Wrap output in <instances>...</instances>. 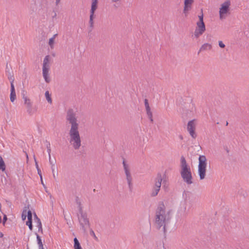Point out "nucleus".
<instances>
[{
	"instance_id": "1",
	"label": "nucleus",
	"mask_w": 249,
	"mask_h": 249,
	"mask_svg": "<svg viewBox=\"0 0 249 249\" xmlns=\"http://www.w3.org/2000/svg\"><path fill=\"white\" fill-rule=\"evenodd\" d=\"M171 211H166L163 201L160 202L156 211L155 226L157 229L161 230L165 235L167 228L171 219Z\"/></svg>"
},
{
	"instance_id": "2",
	"label": "nucleus",
	"mask_w": 249,
	"mask_h": 249,
	"mask_svg": "<svg viewBox=\"0 0 249 249\" xmlns=\"http://www.w3.org/2000/svg\"><path fill=\"white\" fill-rule=\"evenodd\" d=\"M66 120L71 124L69 131L70 137V142L71 143L74 149H78L81 145V141L78 131L79 124L77 123L76 114L73 110H68L66 115Z\"/></svg>"
},
{
	"instance_id": "3",
	"label": "nucleus",
	"mask_w": 249,
	"mask_h": 249,
	"mask_svg": "<svg viewBox=\"0 0 249 249\" xmlns=\"http://www.w3.org/2000/svg\"><path fill=\"white\" fill-rule=\"evenodd\" d=\"M207 164V159L204 155H200L198 158V173L200 180L205 178Z\"/></svg>"
},
{
	"instance_id": "4",
	"label": "nucleus",
	"mask_w": 249,
	"mask_h": 249,
	"mask_svg": "<svg viewBox=\"0 0 249 249\" xmlns=\"http://www.w3.org/2000/svg\"><path fill=\"white\" fill-rule=\"evenodd\" d=\"M50 68V56L47 55L44 59L43 63V76L46 83H49L50 82V79L49 75V70Z\"/></svg>"
},
{
	"instance_id": "5",
	"label": "nucleus",
	"mask_w": 249,
	"mask_h": 249,
	"mask_svg": "<svg viewBox=\"0 0 249 249\" xmlns=\"http://www.w3.org/2000/svg\"><path fill=\"white\" fill-rule=\"evenodd\" d=\"M78 221L80 226L81 229L83 231L85 234H87L88 230L90 229V224L89 219L88 218V215L78 217Z\"/></svg>"
},
{
	"instance_id": "6",
	"label": "nucleus",
	"mask_w": 249,
	"mask_h": 249,
	"mask_svg": "<svg viewBox=\"0 0 249 249\" xmlns=\"http://www.w3.org/2000/svg\"><path fill=\"white\" fill-rule=\"evenodd\" d=\"M123 164L129 189L131 191L132 188V178L130 173L129 165L126 163L124 159H123Z\"/></svg>"
},
{
	"instance_id": "7",
	"label": "nucleus",
	"mask_w": 249,
	"mask_h": 249,
	"mask_svg": "<svg viewBox=\"0 0 249 249\" xmlns=\"http://www.w3.org/2000/svg\"><path fill=\"white\" fill-rule=\"evenodd\" d=\"M97 0H92L91 7L90 11V17H89V27L91 28V30L93 27V18H94V14L95 11L96 10L97 8Z\"/></svg>"
},
{
	"instance_id": "8",
	"label": "nucleus",
	"mask_w": 249,
	"mask_h": 249,
	"mask_svg": "<svg viewBox=\"0 0 249 249\" xmlns=\"http://www.w3.org/2000/svg\"><path fill=\"white\" fill-rule=\"evenodd\" d=\"M231 1L229 0L225 1L221 4L219 10V16L220 19L224 18V15L226 14L229 11Z\"/></svg>"
},
{
	"instance_id": "9",
	"label": "nucleus",
	"mask_w": 249,
	"mask_h": 249,
	"mask_svg": "<svg viewBox=\"0 0 249 249\" xmlns=\"http://www.w3.org/2000/svg\"><path fill=\"white\" fill-rule=\"evenodd\" d=\"M206 30L205 25L204 23H196V27L194 32V36L197 38L202 35Z\"/></svg>"
},
{
	"instance_id": "10",
	"label": "nucleus",
	"mask_w": 249,
	"mask_h": 249,
	"mask_svg": "<svg viewBox=\"0 0 249 249\" xmlns=\"http://www.w3.org/2000/svg\"><path fill=\"white\" fill-rule=\"evenodd\" d=\"M195 119L192 120L188 122L187 124V129L189 132L190 135L193 139L196 138L197 135L195 132L196 130V124L195 123Z\"/></svg>"
},
{
	"instance_id": "11",
	"label": "nucleus",
	"mask_w": 249,
	"mask_h": 249,
	"mask_svg": "<svg viewBox=\"0 0 249 249\" xmlns=\"http://www.w3.org/2000/svg\"><path fill=\"white\" fill-rule=\"evenodd\" d=\"M181 177L184 181L188 185L193 183V177L191 170L180 173Z\"/></svg>"
},
{
	"instance_id": "12",
	"label": "nucleus",
	"mask_w": 249,
	"mask_h": 249,
	"mask_svg": "<svg viewBox=\"0 0 249 249\" xmlns=\"http://www.w3.org/2000/svg\"><path fill=\"white\" fill-rule=\"evenodd\" d=\"M180 173L191 170L190 166L187 164L185 158L182 156L180 158Z\"/></svg>"
},
{
	"instance_id": "13",
	"label": "nucleus",
	"mask_w": 249,
	"mask_h": 249,
	"mask_svg": "<svg viewBox=\"0 0 249 249\" xmlns=\"http://www.w3.org/2000/svg\"><path fill=\"white\" fill-rule=\"evenodd\" d=\"M194 0H185L184 2L183 13L186 15L188 11L192 8V5L194 2Z\"/></svg>"
},
{
	"instance_id": "14",
	"label": "nucleus",
	"mask_w": 249,
	"mask_h": 249,
	"mask_svg": "<svg viewBox=\"0 0 249 249\" xmlns=\"http://www.w3.org/2000/svg\"><path fill=\"white\" fill-rule=\"evenodd\" d=\"M162 179L161 174L160 173L158 174L154 180L155 183L154 186L156 187V188H160V189Z\"/></svg>"
},
{
	"instance_id": "15",
	"label": "nucleus",
	"mask_w": 249,
	"mask_h": 249,
	"mask_svg": "<svg viewBox=\"0 0 249 249\" xmlns=\"http://www.w3.org/2000/svg\"><path fill=\"white\" fill-rule=\"evenodd\" d=\"M11 84V93H10V101L13 102L16 99V94L14 85V80L10 82Z\"/></svg>"
},
{
	"instance_id": "16",
	"label": "nucleus",
	"mask_w": 249,
	"mask_h": 249,
	"mask_svg": "<svg viewBox=\"0 0 249 249\" xmlns=\"http://www.w3.org/2000/svg\"><path fill=\"white\" fill-rule=\"evenodd\" d=\"M0 171H1L3 172H4L5 174L7 176V173L6 171V165L5 163L2 158V157L0 155Z\"/></svg>"
},
{
	"instance_id": "17",
	"label": "nucleus",
	"mask_w": 249,
	"mask_h": 249,
	"mask_svg": "<svg viewBox=\"0 0 249 249\" xmlns=\"http://www.w3.org/2000/svg\"><path fill=\"white\" fill-rule=\"evenodd\" d=\"M23 99L24 102V105L27 108H31L32 107V103L30 100L24 94H23Z\"/></svg>"
},
{
	"instance_id": "18",
	"label": "nucleus",
	"mask_w": 249,
	"mask_h": 249,
	"mask_svg": "<svg viewBox=\"0 0 249 249\" xmlns=\"http://www.w3.org/2000/svg\"><path fill=\"white\" fill-rule=\"evenodd\" d=\"M212 48V46L210 44L205 43L201 46V48H200L198 53L201 51H205V50H211Z\"/></svg>"
},
{
	"instance_id": "19",
	"label": "nucleus",
	"mask_w": 249,
	"mask_h": 249,
	"mask_svg": "<svg viewBox=\"0 0 249 249\" xmlns=\"http://www.w3.org/2000/svg\"><path fill=\"white\" fill-rule=\"evenodd\" d=\"M74 246L73 248L74 249H82L81 247L80 244L76 237H75L73 239Z\"/></svg>"
},
{
	"instance_id": "20",
	"label": "nucleus",
	"mask_w": 249,
	"mask_h": 249,
	"mask_svg": "<svg viewBox=\"0 0 249 249\" xmlns=\"http://www.w3.org/2000/svg\"><path fill=\"white\" fill-rule=\"evenodd\" d=\"M78 213H77V217L83 216L85 215H87V213L86 212H84L83 210V207H78Z\"/></svg>"
},
{
	"instance_id": "21",
	"label": "nucleus",
	"mask_w": 249,
	"mask_h": 249,
	"mask_svg": "<svg viewBox=\"0 0 249 249\" xmlns=\"http://www.w3.org/2000/svg\"><path fill=\"white\" fill-rule=\"evenodd\" d=\"M78 213H77V217L83 216L85 215H87V213L86 212H84L83 210V207H78Z\"/></svg>"
},
{
	"instance_id": "22",
	"label": "nucleus",
	"mask_w": 249,
	"mask_h": 249,
	"mask_svg": "<svg viewBox=\"0 0 249 249\" xmlns=\"http://www.w3.org/2000/svg\"><path fill=\"white\" fill-rule=\"evenodd\" d=\"M35 234L36 235L37 241V244L38 245L39 249H44L43 245L40 237L38 235V234L37 233H36Z\"/></svg>"
},
{
	"instance_id": "23",
	"label": "nucleus",
	"mask_w": 249,
	"mask_h": 249,
	"mask_svg": "<svg viewBox=\"0 0 249 249\" xmlns=\"http://www.w3.org/2000/svg\"><path fill=\"white\" fill-rule=\"evenodd\" d=\"M35 223L36 225V227L38 228V231H40L41 233L43 232V229L42 227V224L40 219H37L36 221H35Z\"/></svg>"
},
{
	"instance_id": "24",
	"label": "nucleus",
	"mask_w": 249,
	"mask_h": 249,
	"mask_svg": "<svg viewBox=\"0 0 249 249\" xmlns=\"http://www.w3.org/2000/svg\"><path fill=\"white\" fill-rule=\"evenodd\" d=\"M160 188H156V187L153 186V189L151 191V196H156L159 193L160 190Z\"/></svg>"
},
{
	"instance_id": "25",
	"label": "nucleus",
	"mask_w": 249,
	"mask_h": 249,
	"mask_svg": "<svg viewBox=\"0 0 249 249\" xmlns=\"http://www.w3.org/2000/svg\"><path fill=\"white\" fill-rule=\"evenodd\" d=\"M29 209V206H25L24 208V209L23 210L22 215H21V218L22 220H25L26 219V218L27 217L26 213H27V211Z\"/></svg>"
},
{
	"instance_id": "26",
	"label": "nucleus",
	"mask_w": 249,
	"mask_h": 249,
	"mask_svg": "<svg viewBox=\"0 0 249 249\" xmlns=\"http://www.w3.org/2000/svg\"><path fill=\"white\" fill-rule=\"evenodd\" d=\"M57 36V34H56L54 35L53 36L49 39V45H50V47L52 49H53V48L54 39Z\"/></svg>"
},
{
	"instance_id": "27",
	"label": "nucleus",
	"mask_w": 249,
	"mask_h": 249,
	"mask_svg": "<svg viewBox=\"0 0 249 249\" xmlns=\"http://www.w3.org/2000/svg\"><path fill=\"white\" fill-rule=\"evenodd\" d=\"M146 114L147 117L149 119L151 123L153 122V120L152 118V112H151V110H146Z\"/></svg>"
},
{
	"instance_id": "28",
	"label": "nucleus",
	"mask_w": 249,
	"mask_h": 249,
	"mask_svg": "<svg viewBox=\"0 0 249 249\" xmlns=\"http://www.w3.org/2000/svg\"><path fill=\"white\" fill-rule=\"evenodd\" d=\"M45 95L46 98V100L49 103H52V99L51 97V95L49 93V91H46L45 93Z\"/></svg>"
},
{
	"instance_id": "29",
	"label": "nucleus",
	"mask_w": 249,
	"mask_h": 249,
	"mask_svg": "<svg viewBox=\"0 0 249 249\" xmlns=\"http://www.w3.org/2000/svg\"><path fill=\"white\" fill-rule=\"evenodd\" d=\"M88 230H89V233H90V235L92 236L93 237V238L96 240L97 241L98 240V238L97 237V236H96L94 231L90 228V229H89Z\"/></svg>"
},
{
	"instance_id": "30",
	"label": "nucleus",
	"mask_w": 249,
	"mask_h": 249,
	"mask_svg": "<svg viewBox=\"0 0 249 249\" xmlns=\"http://www.w3.org/2000/svg\"><path fill=\"white\" fill-rule=\"evenodd\" d=\"M26 215H27L28 220L32 219V212L30 210H28L27 211Z\"/></svg>"
},
{
	"instance_id": "31",
	"label": "nucleus",
	"mask_w": 249,
	"mask_h": 249,
	"mask_svg": "<svg viewBox=\"0 0 249 249\" xmlns=\"http://www.w3.org/2000/svg\"><path fill=\"white\" fill-rule=\"evenodd\" d=\"M75 202H76V204L77 205L78 207L82 206L81 202L80 201V199L78 197V196H76V198H75Z\"/></svg>"
},
{
	"instance_id": "32",
	"label": "nucleus",
	"mask_w": 249,
	"mask_h": 249,
	"mask_svg": "<svg viewBox=\"0 0 249 249\" xmlns=\"http://www.w3.org/2000/svg\"><path fill=\"white\" fill-rule=\"evenodd\" d=\"M198 18H199V21H197V22L204 23V21H203V14L202 13V10H201V15L198 16Z\"/></svg>"
},
{
	"instance_id": "33",
	"label": "nucleus",
	"mask_w": 249,
	"mask_h": 249,
	"mask_svg": "<svg viewBox=\"0 0 249 249\" xmlns=\"http://www.w3.org/2000/svg\"><path fill=\"white\" fill-rule=\"evenodd\" d=\"M144 105H145V109H150L148 101L147 99H145V100H144Z\"/></svg>"
},
{
	"instance_id": "34",
	"label": "nucleus",
	"mask_w": 249,
	"mask_h": 249,
	"mask_svg": "<svg viewBox=\"0 0 249 249\" xmlns=\"http://www.w3.org/2000/svg\"><path fill=\"white\" fill-rule=\"evenodd\" d=\"M52 164V172H53V177L54 178H55V177H56V175H55V172H54V165L53 164Z\"/></svg>"
},
{
	"instance_id": "35",
	"label": "nucleus",
	"mask_w": 249,
	"mask_h": 249,
	"mask_svg": "<svg viewBox=\"0 0 249 249\" xmlns=\"http://www.w3.org/2000/svg\"><path fill=\"white\" fill-rule=\"evenodd\" d=\"M218 45L219 47L221 48H224L225 47V44L222 42V41H219L218 42Z\"/></svg>"
},
{
	"instance_id": "36",
	"label": "nucleus",
	"mask_w": 249,
	"mask_h": 249,
	"mask_svg": "<svg viewBox=\"0 0 249 249\" xmlns=\"http://www.w3.org/2000/svg\"><path fill=\"white\" fill-rule=\"evenodd\" d=\"M27 113L29 115H31L35 113V110H27Z\"/></svg>"
},
{
	"instance_id": "37",
	"label": "nucleus",
	"mask_w": 249,
	"mask_h": 249,
	"mask_svg": "<svg viewBox=\"0 0 249 249\" xmlns=\"http://www.w3.org/2000/svg\"><path fill=\"white\" fill-rule=\"evenodd\" d=\"M26 225H27L28 226L29 225H31L32 224V219H29V220H28L26 222Z\"/></svg>"
},
{
	"instance_id": "38",
	"label": "nucleus",
	"mask_w": 249,
	"mask_h": 249,
	"mask_svg": "<svg viewBox=\"0 0 249 249\" xmlns=\"http://www.w3.org/2000/svg\"><path fill=\"white\" fill-rule=\"evenodd\" d=\"M51 151V148H48L47 149V152H48V153L49 154V160H50V162L51 164H52V162L51 161V155H50Z\"/></svg>"
},
{
	"instance_id": "39",
	"label": "nucleus",
	"mask_w": 249,
	"mask_h": 249,
	"mask_svg": "<svg viewBox=\"0 0 249 249\" xmlns=\"http://www.w3.org/2000/svg\"><path fill=\"white\" fill-rule=\"evenodd\" d=\"M7 220V216L6 214H4V216H3V224L4 225L6 220Z\"/></svg>"
},
{
	"instance_id": "40",
	"label": "nucleus",
	"mask_w": 249,
	"mask_h": 249,
	"mask_svg": "<svg viewBox=\"0 0 249 249\" xmlns=\"http://www.w3.org/2000/svg\"><path fill=\"white\" fill-rule=\"evenodd\" d=\"M37 170L38 174L39 176L40 179H42V176L41 171L40 169H38Z\"/></svg>"
},
{
	"instance_id": "41",
	"label": "nucleus",
	"mask_w": 249,
	"mask_h": 249,
	"mask_svg": "<svg viewBox=\"0 0 249 249\" xmlns=\"http://www.w3.org/2000/svg\"><path fill=\"white\" fill-rule=\"evenodd\" d=\"M34 160H35V161L36 167V169L37 170L38 169H39V168L37 162L36 161V159L35 157H34Z\"/></svg>"
},
{
	"instance_id": "42",
	"label": "nucleus",
	"mask_w": 249,
	"mask_h": 249,
	"mask_svg": "<svg viewBox=\"0 0 249 249\" xmlns=\"http://www.w3.org/2000/svg\"><path fill=\"white\" fill-rule=\"evenodd\" d=\"M1 182H3V180H4L5 182H6V178L3 175H1Z\"/></svg>"
},
{
	"instance_id": "43",
	"label": "nucleus",
	"mask_w": 249,
	"mask_h": 249,
	"mask_svg": "<svg viewBox=\"0 0 249 249\" xmlns=\"http://www.w3.org/2000/svg\"><path fill=\"white\" fill-rule=\"evenodd\" d=\"M1 182H3V180H4L5 182H6V178L3 175H1Z\"/></svg>"
},
{
	"instance_id": "44",
	"label": "nucleus",
	"mask_w": 249,
	"mask_h": 249,
	"mask_svg": "<svg viewBox=\"0 0 249 249\" xmlns=\"http://www.w3.org/2000/svg\"><path fill=\"white\" fill-rule=\"evenodd\" d=\"M37 219H40L37 216L36 213H34V222L36 221Z\"/></svg>"
},
{
	"instance_id": "45",
	"label": "nucleus",
	"mask_w": 249,
	"mask_h": 249,
	"mask_svg": "<svg viewBox=\"0 0 249 249\" xmlns=\"http://www.w3.org/2000/svg\"><path fill=\"white\" fill-rule=\"evenodd\" d=\"M53 13H54V14L52 17L53 18H55L57 16L56 13L55 11H53Z\"/></svg>"
},
{
	"instance_id": "46",
	"label": "nucleus",
	"mask_w": 249,
	"mask_h": 249,
	"mask_svg": "<svg viewBox=\"0 0 249 249\" xmlns=\"http://www.w3.org/2000/svg\"><path fill=\"white\" fill-rule=\"evenodd\" d=\"M40 180H41V184H42V185L43 186V187H44V188H46L45 185L44 184V182H43V178H42V179H40Z\"/></svg>"
},
{
	"instance_id": "47",
	"label": "nucleus",
	"mask_w": 249,
	"mask_h": 249,
	"mask_svg": "<svg viewBox=\"0 0 249 249\" xmlns=\"http://www.w3.org/2000/svg\"><path fill=\"white\" fill-rule=\"evenodd\" d=\"M29 227V229L31 230V231H32L33 230V225H29L28 226Z\"/></svg>"
},
{
	"instance_id": "48",
	"label": "nucleus",
	"mask_w": 249,
	"mask_h": 249,
	"mask_svg": "<svg viewBox=\"0 0 249 249\" xmlns=\"http://www.w3.org/2000/svg\"><path fill=\"white\" fill-rule=\"evenodd\" d=\"M60 0H56V2H55V3H56V5H58V3H59Z\"/></svg>"
},
{
	"instance_id": "49",
	"label": "nucleus",
	"mask_w": 249,
	"mask_h": 249,
	"mask_svg": "<svg viewBox=\"0 0 249 249\" xmlns=\"http://www.w3.org/2000/svg\"><path fill=\"white\" fill-rule=\"evenodd\" d=\"M47 148H51V146H50V143H49L47 145Z\"/></svg>"
},
{
	"instance_id": "50",
	"label": "nucleus",
	"mask_w": 249,
	"mask_h": 249,
	"mask_svg": "<svg viewBox=\"0 0 249 249\" xmlns=\"http://www.w3.org/2000/svg\"><path fill=\"white\" fill-rule=\"evenodd\" d=\"M113 2H116L120 1L121 0H111Z\"/></svg>"
},
{
	"instance_id": "51",
	"label": "nucleus",
	"mask_w": 249,
	"mask_h": 249,
	"mask_svg": "<svg viewBox=\"0 0 249 249\" xmlns=\"http://www.w3.org/2000/svg\"><path fill=\"white\" fill-rule=\"evenodd\" d=\"M165 185V180H163V187H164Z\"/></svg>"
},
{
	"instance_id": "52",
	"label": "nucleus",
	"mask_w": 249,
	"mask_h": 249,
	"mask_svg": "<svg viewBox=\"0 0 249 249\" xmlns=\"http://www.w3.org/2000/svg\"><path fill=\"white\" fill-rule=\"evenodd\" d=\"M3 236V234L2 232L0 233V237H2Z\"/></svg>"
},
{
	"instance_id": "53",
	"label": "nucleus",
	"mask_w": 249,
	"mask_h": 249,
	"mask_svg": "<svg viewBox=\"0 0 249 249\" xmlns=\"http://www.w3.org/2000/svg\"><path fill=\"white\" fill-rule=\"evenodd\" d=\"M179 138L181 139V140H182L183 139V136L182 135H180L179 136Z\"/></svg>"
},
{
	"instance_id": "54",
	"label": "nucleus",
	"mask_w": 249,
	"mask_h": 249,
	"mask_svg": "<svg viewBox=\"0 0 249 249\" xmlns=\"http://www.w3.org/2000/svg\"><path fill=\"white\" fill-rule=\"evenodd\" d=\"M10 79L11 80V82L12 81L13 79L14 80V78L12 77H11Z\"/></svg>"
},
{
	"instance_id": "55",
	"label": "nucleus",
	"mask_w": 249,
	"mask_h": 249,
	"mask_svg": "<svg viewBox=\"0 0 249 249\" xmlns=\"http://www.w3.org/2000/svg\"><path fill=\"white\" fill-rule=\"evenodd\" d=\"M26 155L27 159V160H28V155H27V153H26Z\"/></svg>"
},
{
	"instance_id": "56",
	"label": "nucleus",
	"mask_w": 249,
	"mask_h": 249,
	"mask_svg": "<svg viewBox=\"0 0 249 249\" xmlns=\"http://www.w3.org/2000/svg\"><path fill=\"white\" fill-rule=\"evenodd\" d=\"M1 204L0 203V210H1Z\"/></svg>"
},
{
	"instance_id": "57",
	"label": "nucleus",
	"mask_w": 249,
	"mask_h": 249,
	"mask_svg": "<svg viewBox=\"0 0 249 249\" xmlns=\"http://www.w3.org/2000/svg\"><path fill=\"white\" fill-rule=\"evenodd\" d=\"M228 122H226V125H228Z\"/></svg>"
}]
</instances>
